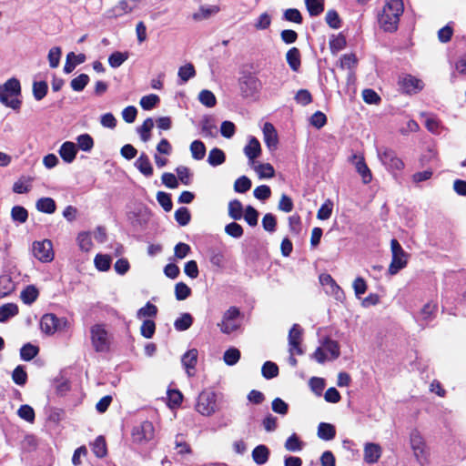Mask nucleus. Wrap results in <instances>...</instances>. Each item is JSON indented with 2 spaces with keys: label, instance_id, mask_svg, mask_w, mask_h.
Masks as SVG:
<instances>
[{
  "label": "nucleus",
  "instance_id": "nucleus-56",
  "mask_svg": "<svg viewBox=\"0 0 466 466\" xmlns=\"http://www.w3.org/2000/svg\"><path fill=\"white\" fill-rule=\"evenodd\" d=\"M243 218L249 226L255 227L258 224V212L253 207L248 206L245 208Z\"/></svg>",
  "mask_w": 466,
  "mask_h": 466
},
{
  "label": "nucleus",
  "instance_id": "nucleus-47",
  "mask_svg": "<svg viewBox=\"0 0 466 466\" xmlns=\"http://www.w3.org/2000/svg\"><path fill=\"white\" fill-rule=\"evenodd\" d=\"M92 451L98 458H103L106 455V444L102 436L97 437L92 444Z\"/></svg>",
  "mask_w": 466,
  "mask_h": 466
},
{
  "label": "nucleus",
  "instance_id": "nucleus-3",
  "mask_svg": "<svg viewBox=\"0 0 466 466\" xmlns=\"http://www.w3.org/2000/svg\"><path fill=\"white\" fill-rule=\"evenodd\" d=\"M339 354L340 350L339 343L329 338H325L312 353L311 359L322 364L326 361H332L338 359Z\"/></svg>",
  "mask_w": 466,
  "mask_h": 466
},
{
  "label": "nucleus",
  "instance_id": "nucleus-26",
  "mask_svg": "<svg viewBox=\"0 0 466 466\" xmlns=\"http://www.w3.org/2000/svg\"><path fill=\"white\" fill-rule=\"evenodd\" d=\"M18 314V306L15 303H6L0 307V322H5Z\"/></svg>",
  "mask_w": 466,
  "mask_h": 466
},
{
  "label": "nucleus",
  "instance_id": "nucleus-6",
  "mask_svg": "<svg viewBox=\"0 0 466 466\" xmlns=\"http://www.w3.org/2000/svg\"><path fill=\"white\" fill-rule=\"evenodd\" d=\"M241 326L240 311L236 307H230L227 309L222 316L218 327L224 334H231L237 331Z\"/></svg>",
  "mask_w": 466,
  "mask_h": 466
},
{
  "label": "nucleus",
  "instance_id": "nucleus-57",
  "mask_svg": "<svg viewBox=\"0 0 466 466\" xmlns=\"http://www.w3.org/2000/svg\"><path fill=\"white\" fill-rule=\"evenodd\" d=\"M262 375L264 378L269 380L278 376L279 368L278 366L271 361H266L262 366Z\"/></svg>",
  "mask_w": 466,
  "mask_h": 466
},
{
  "label": "nucleus",
  "instance_id": "nucleus-40",
  "mask_svg": "<svg viewBox=\"0 0 466 466\" xmlns=\"http://www.w3.org/2000/svg\"><path fill=\"white\" fill-rule=\"evenodd\" d=\"M154 127V121L152 118H147L141 127L137 128V132L140 136V138L144 142H147L150 139V133Z\"/></svg>",
  "mask_w": 466,
  "mask_h": 466
},
{
  "label": "nucleus",
  "instance_id": "nucleus-17",
  "mask_svg": "<svg viewBox=\"0 0 466 466\" xmlns=\"http://www.w3.org/2000/svg\"><path fill=\"white\" fill-rule=\"evenodd\" d=\"M264 142L269 151H275L279 145V136L271 123H265L262 128Z\"/></svg>",
  "mask_w": 466,
  "mask_h": 466
},
{
  "label": "nucleus",
  "instance_id": "nucleus-7",
  "mask_svg": "<svg viewBox=\"0 0 466 466\" xmlns=\"http://www.w3.org/2000/svg\"><path fill=\"white\" fill-rule=\"evenodd\" d=\"M156 430L151 421L144 420L132 429L131 437L134 443L146 445L155 439Z\"/></svg>",
  "mask_w": 466,
  "mask_h": 466
},
{
  "label": "nucleus",
  "instance_id": "nucleus-29",
  "mask_svg": "<svg viewBox=\"0 0 466 466\" xmlns=\"http://www.w3.org/2000/svg\"><path fill=\"white\" fill-rule=\"evenodd\" d=\"M335 427L329 423L321 422L318 427V436L324 441H330L335 437Z\"/></svg>",
  "mask_w": 466,
  "mask_h": 466
},
{
  "label": "nucleus",
  "instance_id": "nucleus-37",
  "mask_svg": "<svg viewBox=\"0 0 466 466\" xmlns=\"http://www.w3.org/2000/svg\"><path fill=\"white\" fill-rule=\"evenodd\" d=\"M193 323V318L189 313H183L174 322V327L178 331H184L190 328Z\"/></svg>",
  "mask_w": 466,
  "mask_h": 466
},
{
  "label": "nucleus",
  "instance_id": "nucleus-22",
  "mask_svg": "<svg viewBox=\"0 0 466 466\" xmlns=\"http://www.w3.org/2000/svg\"><path fill=\"white\" fill-rule=\"evenodd\" d=\"M381 447L373 442H368L364 445V461L367 463H375L381 456Z\"/></svg>",
  "mask_w": 466,
  "mask_h": 466
},
{
  "label": "nucleus",
  "instance_id": "nucleus-59",
  "mask_svg": "<svg viewBox=\"0 0 466 466\" xmlns=\"http://www.w3.org/2000/svg\"><path fill=\"white\" fill-rule=\"evenodd\" d=\"M191 294L190 288L184 282H178L175 286V295L177 300H184Z\"/></svg>",
  "mask_w": 466,
  "mask_h": 466
},
{
  "label": "nucleus",
  "instance_id": "nucleus-20",
  "mask_svg": "<svg viewBox=\"0 0 466 466\" xmlns=\"http://www.w3.org/2000/svg\"><path fill=\"white\" fill-rule=\"evenodd\" d=\"M198 351L196 349L187 350L181 359L182 365L186 369L187 374L191 377L194 375V370L198 362Z\"/></svg>",
  "mask_w": 466,
  "mask_h": 466
},
{
  "label": "nucleus",
  "instance_id": "nucleus-2",
  "mask_svg": "<svg viewBox=\"0 0 466 466\" xmlns=\"http://www.w3.org/2000/svg\"><path fill=\"white\" fill-rule=\"evenodd\" d=\"M20 82L13 77L5 84L0 85V102L7 107L18 110L21 107L22 100Z\"/></svg>",
  "mask_w": 466,
  "mask_h": 466
},
{
  "label": "nucleus",
  "instance_id": "nucleus-32",
  "mask_svg": "<svg viewBox=\"0 0 466 466\" xmlns=\"http://www.w3.org/2000/svg\"><path fill=\"white\" fill-rule=\"evenodd\" d=\"M177 76L182 84L187 83L190 78L196 76V70L191 63H187L178 68Z\"/></svg>",
  "mask_w": 466,
  "mask_h": 466
},
{
  "label": "nucleus",
  "instance_id": "nucleus-35",
  "mask_svg": "<svg viewBox=\"0 0 466 466\" xmlns=\"http://www.w3.org/2000/svg\"><path fill=\"white\" fill-rule=\"evenodd\" d=\"M201 131L205 137H215L217 126L210 116H205L200 122Z\"/></svg>",
  "mask_w": 466,
  "mask_h": 466
},
{
  "label": "nucleus",
  "instance_id": "nucleus-23",
  "mask_svg": "<svg viewBox=\"0 0 466 466\" xmlns=\"http://www.w3.org/2000/svg\"><path fill=\"white\" fill-rule=\"evenodd\" d=\"M77 148L75 143L64 142L59 148V155L66 163H72L76 156Z\"/></svg>",
  "mask_w": 466,
  "mask_h": 466
},
{
  "label": "nucleus",
  "instance_id": "nucleus-36",
  "mask_svg": "<svg viewBox=\"0 0 466 466\" xmlns=\"http://www.w3.org/2000/svg\"><path fill=\"white\" fill-rule=\"evenodd\" d=\"M112 258L109 255L97 254L95 257L94 264L97 270L107 271L110 268Z\"/></svg>",
  "mask_w": 466,
  "mask_h": 466
},
{
  "label": "nucleus",
  "instance_id": "nucleus-16",
  "mask_svg": "<svg viewBox=\"0 0 466 466\" xmlns=\"http://www.w3.org/2000/svg\"><path fill=\"white\" fill-rule=\"evenodd\" d=\"M302 330L298 324H294L289 333V353L291 355H301L303 353L300 348Z\"/></svg>",
  "mask_w": 466,
  "mask_h": 466
},
{
  "label": "nucleus",
  "instance_id": "nucleus-10",
  "mask_svg": "<svg viewBox=\"0 0 466 466\" xmlns=\"http://www.w3.org/2000/svg\"><path fill=\"white\" fill-rule=\"evenodd\" d=\"M69 326L66 318H57L55 314H45L40 320L41 330L49 336L56 331L66 330Z\"/></svg>",
  "mask_w": 466,
  "mask_h": 466
},
{
  "label": "nucleus",
  "instance_id": "nucleus-49",
  "mask_svg": "<svg viewBox=\"0 0 466 466\" xmlns=\"http://www.w3.org/2000/svg\"><path fill=\"white\" fill-rule=\"evenodd\" d=\"M89 82V76L86 74H80L78 76L73 78L70 86L74 91H82Z\"/></svg>",
  "mask_w": 466,
  "mask_h": 466
},
{
  "label": "nucleus",
  "instance_id": "nucleus-50",
  "mask_svg": "<svg viewBox=\"0 0 466 466\" xmlns=\"http://www.w3.org/2000/svg\"><path fill=\"white\" fill-rule=\"evenodd\" d=\"M47 84L45 81L34 82L33 84V95L35 100H42L47 93Z\"/></svg>",
  "mask_w": 466,
  "mask_h": 466
},
{
  "label": "nucleus",
  "instance_id": "nucleus-38",
  "mask_svg": "<svg viewBox=\"0 0 466 466\" xmlns=\"http://www.w3.org/2000/svg\"><path fill=\"white\" fill-rule=\"evenodd\" d=\"M198 101L207 107H214L217 104L215 95L208 89H204L199 92Z\"/></svg>",
  "mask_w": 466,
  "mask_h": 466
},
{
  "label": "nucleus",
  "instance_id": "nucleus-25",
  "mask_svg": "<svg viewBox=\"0 0 466 466\" xmlns=\"http://www.w3.org/2000/svg\"><path fill=\"white\" fill-rule=\"evenodd\" d=\"M135 166L146 177H150L153 174V167L150 163L148 157L142 153L136 160Z\"/></svg>",
  "mask_w": 466,
  "mask_h": 466
},
{
  "label": "nucleus",
  "instance_id": "nucleus-63",
  "mask_svg": "<svg viewBox=\"0 0 466 466\" xmlns=\"http://www.w3.org/2000/svg\"><path fill=\"white\" fill-rule=\"evenodd\" d=\"M262 227L269 233L275 232L277 227L276 217L271 213H267L262 218Z\"/></svg>",
  "mask_w": 466,
  "mask_h": 466
},
{
  "label": "nucleus",
  "instance_id": "nucleus-8",
  "mask_svg": "<svg viewBox=\"0 0 466 466\" xmlns=\"http://www.w3.org/2000/svg\"><path fill=\"white\" fill-rule=\"evenodd\" d=\"M196 410L203 416H211L218 410L217 395L211 390H203L198 397Z\"/></svg>",
  "mask_w": 466,
  "mask_h": 466
},
{
  "label": "nucleus",
  "instance_id": "nucleus-19",
  "mask_svg": "<svg viewBox=\"0 0 466 466\" xmlns=\"http://www.w3.org/2000/svg\"><path fill=\"white\" fill-rule=\"evenodd\" d=\"M244 154L248 157L249 164L254 165L255 159L261 154V146L255 137H249L248 144L244 147Z\"/></svg>",
  "mask_w": 466,
  "mask_h": 466
},
{
  "label": "nucleus",
  "instance_id": "nucleus-1",
  "mask_svg": "<svg viewBox=\"0 0 466 466\" xmlns=\"http://www.w3.org/2000/svg\"><path fill=\"white\" fill-rule=\"evenodd\" d=\"M403 11L402 0H385L382 9L378 15L380 26L386 32L396 31Z\"/></svg>",
  "mask_w": 466,
  "mask_h": 466
},
{
  "label": "nucleus",
  "instance_id": "nucleus-46",
  "mask_svg": "<svg viewBox=\"0 0 466 466\" xmlns=\"http://www.w3.org/2000/svg\"><path fill=\"white\" fill-rule=\"evenodd\" d=\"M76 143L78 147L85 151L89 152L94 147V140L88 134H82L76 137Z\"/></svg>",
  "mask_w": 466,
  "mask_h": 466
},
{
  "label": "nucleus",
  "instance_id": "nucleus-12",
  "mask_svg": "<svg viewBox=\"0 0 466 466\" xmlns=\"http://www.w3.org/2000/svg\"><path fill=\"white\" fill-rule=\"evenodd\" d=\"M390 248L392 259L389 267V273L390 275H395L406 267L408 262V254L403 250L400 244L395 238L390 241Z\"/></svg>",
  "mask_w": 466,
  "mask_h": 466
},
{
  "label": "nucleus",
  "instance_id": "nucleus-43",
  "mask_svg": "<svg viewBox=\"0 0 466 466\" xmlns=\"http://www.w3.org/2000/svg\"><path fill=\"white\" fill-rule=\"evenodd\" d=\"M228 215L235 220H238L243 217V206L240 201L235 199L229 202Z\"/></svg>",
  "mask_w": 466,
  "mask_h": 466
},
{
  "label": "nucleus",
  "instance_id": "nucleus-34",
  "mask_svg": "<svg viewBox=\"0 0 466 466\" xmlns=\"http://www.w3.org/2000/svg\"><path fill=\"white\" fill-rule=\"evenodd\" d=\"M192 157L195 160H201L206 155V147L200 140H194L189 147Z\"/></svg>",
  "mask_w": 466,
  "mask_h": 466
},
{
  "label": "nucleus",
  "instance_id": "nucleus-5",
  "mask_svg": "<svg viewBox=\"0 0 466 466\" xmlns=\"http://www.w3.org/2000/svg\"><path fill=\"white\" fill-rule=\"evenodd\" d=\"M91 344L96 352H106L110 349L111 336L106 326L95 324L90 328Z\"/></svg>",
  "mask_w": 466,
  "mask_h": 466
},
{
  "label": "nucleus",
  "instance_id": "nucleus-45",
  "mask_svg": "<svg viewBox=\"0 0 466 466\" xmlns=\"http://www.w3.org/2000/svg\"><path fill=\"white\" fill-rule=\"evenodd\" d=\"M346 39L342 35H333L329 40V49L333 54H337L346 46Z\"/></svg>",
  "mask_w": 466,
  "mask_h": 466
},
{
  "label": "nucleus",
  "instance_id": "nucleus-27",
  "mask_svg": "<svg viewBox=\"0 0 466 466\" xmlns=\"http://www.w3.org/2000/svg\"><path fill=\"white\" fill-rule=\"evenodd\" d=\"M36 209L46 214H53L56 211V202L51 198H41L36 201Z\"/></svg>",
  "mask_w": 466,
  "mask_h": 466
},
{
  "label": "nucleus",
  "instance_id": "nucleus-4",
  "mask_svg": "<svg viewBox=\"0 0 466 466\" xmlns=\"http://www.w3.org/2000/svg\"><path fill=\"white\" fill-rule=\"evenodd\" d=\"M410 445L416 461L424 466L429 463L430 451L421 433L413 430L410 434Z\"/></svg>",
  "mask_w": 466,
  "mask_h": 466
},
{
  "label": "nucleus",
  "instance_id": "nucleus-15",
  "mask_svg": "<svg viewBox=\"0 0 466 466\" xmlns=\"http://www.w3.org/2000/svg\"><path fill=\"white\" fill-rule=\"evenodd\" d=\"M140 0H121L106 12V17L116 18L131 13L138 6Z\"/></svg>",
  "mask_w": 466,
  "mask_h": 466
},
{
  "label": "nucleus",
  "instance_id": "nucleus-62",
  "mask_svg": "<svg viewBox=\"0 0 466 466\" xmlns=\"http://www.w3.org/2000/svg\"><path fill=\"white\" fill-rule=\"evenodd\" d=\"M190 213L188 211V209L187 208H179L176 212H175V218H176V221L180 225V226H186L189 223L190 221Z\"/></svg>",
  "mask_w": 466,
  "mask_h": 466
},
{
  "label": "nucleus",
  "instance_id": "nucleus-51",
  "mask_svg": "<svg viewBox=\"0 0 466 466\" xmlns=\"http://www.w3.org/2000/svg\"><path fill=\"white\" fill-rule=\"evenodd\" d=\"M38 353V348L35 345L27 343L24 345L20 350L21 359L29 361L34 359Z\"/></svg>",
  "mask_w": 466,
  "mask_h": 466
},
{
  "label": "nucleus",
  "instance_id": "nucleus-61",
  "mask_svg": "<svg viewBox=\"0 0 466 466\" xmlns=\"http://www.w3.org/2000/svg\"><path fill=\"white\" fill-rule=\"evenodd\" d=\"M17 415L27 422H33L35 420L34 409L29 405H22L18 410Z\"/></svg>",
  "mask_w": 466,
  "mask_h": 466
},
{
  "label": "nucleus",
  "instance_id": "nucleus-64",
  "mask_svg": "<svg viewBox=\"0 0 466 466\" xmlns=\"http://www.w3.org/2000/svg\"><path fill=\"white\" fill-rule=\"evenodd\" d=\"M14 382L17 385L23 386L27 380V374L22 366H17L12 374Z\"/></svg>",
  "mask_w": 466,
  "mask_h": 466
},
{
  "label": "nucleus",
  "instance_id": "nucleus-44",
  "mask_svg": "<svg viewBox=\"0 0 466 466\" xmlns=\"http://www.w3.org/2000/svg\"><path fill=\"white\" fill-rule=\"evenodd\" d=\"M240 351L237 348H229L224 352L223 360L228 366H233L238 362Z\"/></svg>",
  "mask_w": 466,
  "mask_h": 466
},
{
  "label": "nucleus",
  "instance_id": "nucleus-28",
  "mask_svg": "<svg viewBox=\"0 0 466 466\" xmlns=\"http://www.w3.org/2000/svg\"><path fill=\"white\" fill-rule=\"evenodd\" d=\"M286 59L290 68L297 72L300 67V53L296 47L290 48L286 55Z\"/></svg>",
  "mask_w": 466,
  "mask_h": 466
},
{
  "label": "nucleus",
  "instance_id": "nucleus-58",
  "mask_svg": "<svg viewBox=\"0 0 466 466\" xmlns=\"http://www.w3.org/2000/svg\"><path fill=\"white\" fill-rule=\"evenodd\" d=\"M62 55V50L58 46L52 47L47 56L49 66L52 68H56L59 66L60 58Z\"/></svg>",
  "mask_w": 466,
  "mask_h": 466
},
{
  "label": "nucleus",
  "instance_id": "nucleus-21",
  "mask_svg": "<svg viewBox=\"0 0 466 466\" xmlns=\"http://www.w3.org/2000/svg\"><path fill=\"white\" fill-rule=\"evenodd\" d=\"M220 11V7L217 5H200L198 9L193 13L192 18L195 21H203L216 15Z\"/></svg>",
  "mask_w": 466,
  "mask_h": 466
},
{
  "label": "nucleus",
  "instance_id": "nucleus-60",
  "mask_svg": "<svg viewBox=\"0 0 466 466\" xmlns=\"http://www.w3.org/2000/svg\"><path fill=\"white\" fill-rule=\"evenodd\" d=\"M159 102L158 96L151 94L148 96H142L140 99V106L145 110H150L155 107Z\"/></svg>",
  "mask_w": 466,
  "mask_h": 466
},
{
  "label": "nucleus",
  "instance_id": "nucleus-30",
  "mask_svg": "<svg viewBox=\"0 0 466 466\" xmlns=\"http://www.w3.org/2000/svg\"><path fill=\"white\" fill-rule=\"evenodd\" d=\"M226 161V155L220 148H212L208 157V163L212 167L222 165Z\"/></svg>",
  "mask_w": 466,
  "mask_h": 466
},
{
  "label": "nucleus",
  "instance_id": "nucleus-52",
  "mask_svg": "<svg viewBox=\"0 0 466 466\" xmlns=\"http://www.w3.org/2000/svg\"><path fill=\"white\" fill-rule=\"evenodd\" d=\"M157 313V308L154 304L147 302L144 307L137 310V318L142 319L145 318L155 317Z\"/></svg>",
  "mask_w": 466,
  "mask_h": 466
},
{
  "label": "nucleus",
  "instance_id": "nucleus-42",
  "mask_svg": "<svg viewBox=\"0 0 466 466\" xmlns=\"http://www.w3.org/2000/svg\"><path fill=\"white\" fill-rule=\"evenodd\" d=\"M38 297V290L34 286L26 287L20 295L22 301L25 304H32Z\"/></svg>",
  "mask_w": 466,
  "mask_h": 466
},
{
  "label": "nucleus",
  "instance_id": "nucleus-55",
  "mask_svg": "<svg viewBox=\"0 0 466 466\" xmlns=\"http://www.w3.org/2000/svg\"><path fill=\"white\" fill-rule=\"evenodd\" d=\"M305 3L310 15H318L324 9V0H305Z\"/></svg>",
  "mask_w": 466,
  "mask_h": 466
},
{
  "label": "nucleus",
  "instance_id": "nucleus-18",
  "mask_svg": "<svg viewBox=\"0 0 466 466\" xmlns=\"http://www.w3.org/2000/svg\"><path fill=\"white\" fill-rule=\"evenodd\" d=\"M351 162L354 165L357 172L361 177L364 184H369L372 180V174L369 167L365 163V159L360 155H353Z\"/></svg>",
  "mask_w": 466,
  "mask_h": 466
},
{
  "label": "nucleus",
  "instance_id": "nucleus-53",
  "mask_svg": "<svg viewBox=\"0 0 466 466\" xmlns=\"http://www.w3.org/2000/svg\"><path fill=\"white\" fill-rule=\"evenodd\" d=\"M11 217L15 222L25 223L27 220L28 212L21 206H15L11 210Z\"/></svg>",
  "mask_w": 466,
  "mask_h": 466
},
{
  "label": "nucleus",
  "instance_id": "nucleus-39",
  "mask_svg": "<svg viewBox=\"0 0 466 466\" xmlns=\"http://www.w3.org/2000/svg\"><path fill=\"white\" fill-rule=\"evenodd\" d=\"M127 59H128L127 52L116 51L109 56L108 64L111 67L117 68Z\"/></svg>",
  "mask_w": 466,
  "mask_h": 466
},
{
  "label": "nucleus",
  "instance_id": "nucleus-41",
  "mask_svg": "<svg viewBox=\"0 0 466 466\" xmlns=\"http://www.w3.org/2000/svg\"><path fill=\"white\" fill-rule=\"evenodd\" d=\"M77 244L81 250L88 252L93 248L91 235L88 232H81L77 236Z\"/></svg>",
  "mask_w": 466,
  "mask_h": 466
},
{
  "label": "nucleus",
  "instance_id": "nucleus-13",
  "mask_svg": "<svg viewBox=\"0 0 466 466\" xmlns=\"http://www.w3.org/2000/svg\"><path fill=\"white\" fill-rule=\"evenodd\" d=\"M319 282L325 288V292L339 301H343L345 294L329 274H321Z\"/></svg>",
  "mask_w": 466,
  "mask_h": 466
},
{
  "label": "nucleus",
  "instance_id": "nucleus-31",
  "mask_svg": "<svg viewBox=\"0 0 466 466\" xmlns=\"http://www.w3.org/2000/svg\"><path fill=\"white\" fill-rule=\"evenodd\" d=\"M259 178H271L275 176V170L271 164L263 163L252 165Z\"/></svg>",
  "mask_w": 466,
  "mask_h": 466
},
{
  "label": "nucleus",
  "instance_id": "nucleus-54",
  "mask_svg": "<svg viewBox=\"0 0 466 466\" xmlns=\"http://www.w3.org/2000/svg\"><path fill=\"white\" fill-rule=\"evenodd\" d=\"M285 448L289 451H299L303 448V443L297 434L293 433L287 439Z\"/></svg>",
  "mask_w": 466,
  "mask_h": 466
},
{
  "label": "nucleus",
  "instance_id": "nucleus-48",
  "mask_svg": "<svg viewBox=\"0 0 466 466\" xmlns=\"http://www.w3.org/2000/svg\"><path fill=\"white\" fill-rule=\"evenodd\" d=\"M333 210V202L327 199L317 212V218L320 220H327L330 218Z\"/></svg>",
  "mask_w": 466,
  "mask_h": 466
},
{
  "label": "nucleus",
  "instance_id": "nucleus-24",
  "mask_svg": "<svg viewBox=\"0 0 466 466\" xmlns=\"http://www.w3.org/2000/svg\"><path fill=\"white\" fill-rule=\"evenodd\" d=\"M86 61V56L84 54H75L70 52L66 55V60L64 66V72L66 74L71 73L77 65H80Z\"/></svg>",
  "mask_w": 466,
  "mask_h": 466
},
{
  "label": "nucleus",
  "instance_id": "nucleus-11",
  "mask_svg": "<svg viewBox=\"0 0 466 466\" xmlns=\"http://www.w3.org/2000/svg\"><path fill=\"white\" fill-rule=\"evenodd\" d=\"M377 155L381 164L390 172L400 171L404 168L403 161L392 149L386 147H379Z\"/></svg>",
  "mask_w": 466,
  "mask_h": 466
},
{
  "label": "nucleus",
  "instance_id": "nucleus-14",
  "mask_svg": "<svg viewBox=\"0 0 466 466\" xmlns=\"http://www.w3.org/2000/svg\"><path fill=\"white\" fill-rule=\"evenodd\" d=\"M398 84L400 88L407 94H415L419 91L422 90L424 87V84L422 80L411 76V75H402L399 77Z\"/></svg>",
  "mask_w": 466,
  "mask_h": 466
},
{
  "label": "nucleus",
  "instance_id": "nucleus-33",
  "mask_svg": "<svg viewBox=\"0 0 466 466\" xmlns=\"http://www.w3.org/2000/svg\"><path fill=\"white\" fill-rule=\"evenodd\" d=\"M268 454V449L265 445H258L253 450L252 458L257 464L261 465L266 463Z\"/></svg>",
  "mask_w": 466,
  "mask_h": 466
},
{
  "label": "nucleus",
  "instance_id": "nucleus-9",
  "mask_svg": "<svg viewBox=\"0 0 466 466\" xmlns=\"http://www.w3.org/2000/svg\"><path fill=\"white\" fill-rule=\"evenodd\" d=\"M31 253L35 258L42 263H49L55 258L53 243L49 239L34 241L31 245Z\"/></svg>",
  "mask_w": 466,
  "mask_h": 466
}]
</instances>
